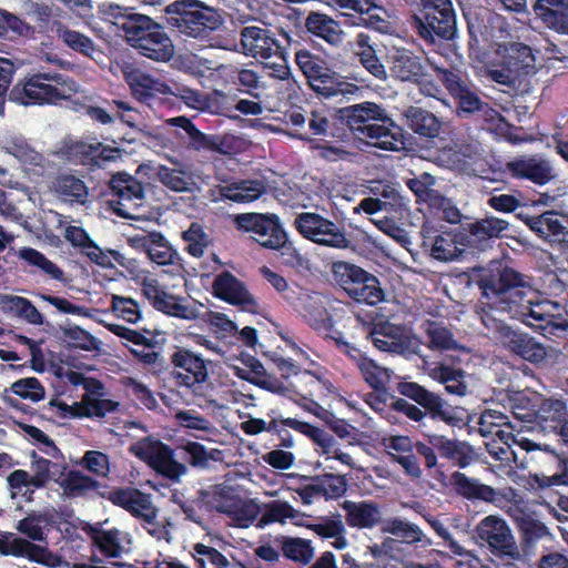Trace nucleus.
Here are the masks:
<instances>
[{"label": "nucleus", "mask_w": 568, "mask_h": 568, "mask_svg": "<svg viewBox=\"0 0 568 568\" xmlns=\"http://www.w3.org/2000/svg\"><path fill=\"white\" fill-rule=\"evenodd\" d=\"M295 58L300 69L307 78L308 84L318 79L320 74H322L326 69L320 59L311 55L307 51H298Z\"/></svg>", "instance_id": "0e129e2a"}, {"label": "nucleus", "mask_w": 568, "mask_h": 568, "mask_svg": "<svg viewBox=\"0 0 568 568\" xmlns=\"http://www.w3.org/2000/svg\"><path fill=\"white\" fill-rule=\"evenodd\" d=\"M306 28L332 44L341 41L342 32L338 23L325 14L311 13L306 19Z\"/></svg>", "instance_id": "37998d69"}, {"label": "nucleus", "mask_w": 568, "mask_h": 568, "mask_svg": "<svg viewBox=\"0 0 568 568\" xmlns=\"http://www.w3.org/2000/svg\"><path fill=\"white\" fill-rule=\"evenodd\" d=\"M436 179L429 173L408 179L406 185L415 194L418 202L427 203L429 206L443 201V194L435 190Z\"/></svg>", "instance_id": "a19ab883"}, {"label": "nucleus", "mask_w": 568, "mask_h": 568, "mask_svg": "<svg viewBox=\"0 0 568 568\" xmlns=\"http://www.w3.org/2000/svg\"><path fill=\"white\" fill-rule=\"evenodd\" d=\"M84 407L81 408L82 417H104L108 413L118 409L119 403L105 398H84Z\"/></svg>", "instance_id": "338daca9"}, {"label": "nucleus", "mask_w": 568, "mask_h": 568, "mask_svg": "<svg viewBox=\"0 0 568 568\" xmlns=\"http://www.w3.org/2000/svg\"><path fill=\"white\" fill-rule=\"evenodd\" d=\"M52 31L65 47L83 57L92 58L97 51L95 44L90 37L70 29L60 21H54Z\"/></svg>", "instance_id": "7c9ffc66"}, {"label": "nucleus", "mask_w": 568, "mask_h": 568, "mask_svg": "<svg viewBox=\"0 0 568 568\" xmlns=\"http://www.w3.org/2000/svg\"><path fill=\"white\" fill-rule=\"evenodd\" d=\"M282 423L311 437L318 446L323 448L325 454L331 452L334 439L324 430L293 418L284 419Z\"/></svg>", "instance_id": "864d4df0"}, {"label": "nucleus", "mask_w": 568, "mask_h": 568, "mask_svg": "<svg viewBox=\"0 0 568 568\" xmlns=\"http://www.w3.org/2000/svg\"><path fill=\"white\" fill-rule=\"evenodd\" d=\"M310 87L313 91L325 98L335 97L337 94H353L358 89L355 84L346 82L342 75L328 68L320 74L318 79L311 82Z\"/></svg>", "instance_id": "72a5a7b5"}, {"label": "nucleus", "mask_w": 568, "mask_h": 568, "mask_svg": "<svg viewBox=\"0 0 568 568\" xmlns=\"http://www.w3.org/2000/svg\"><path fill=\"white\" fill-rule=\"evenodd\" d=\"M216 296L231 304L241 306L244 311L255 312L256 303L245 286L231 273L224 272L213 283Z\"/></svg>", "instance_id": "6ab92c4d"}, {"label": "nucleus", "mask_w": 568, "mask_h": 568, "mask_svg": "<svg viewBox=\"0 0 568 568\" xmlns=\"http://www.w3.org/2000/svg\"><path fill=\"white\" fill-rule=\"evenodd\" d=\"M61 516L54 509L32 511L18 524V532H43L44 529L58 528L62 532Z\"/></svg>", "instance_id": "4c0bfd02"}, {"label": "nucleus", "mask_w": 568, "mask_h": 568, "mask_svg": "<svg viewBox=\"0 0 568 568\" xmlns=\"http://www.w3.org/2000/svg\"><path fill=\"white\" fill-rule=\"evenodd\" d=\"M265 191L264 182L260 180H245L222 186L220 195L234 202H251L265 193Z\"/></svg>", "instance_id": "e433bc0d"}, {"label": "nucleus", "mask_w": 568, "mask_h": 568, "mask_svg": "<svg viewBox=\"0 0 568 568\" xmlns=\"http://www.w3.org/2000/svg\"><path fill=\"white\" fill-rule=\"evenodd\" d=\"M532 10L547 28L558 33L568 34V2L566 0H536Z\"/></svg>", "instance_id": "412c9836"}, {"label": "nucleus", "mask_w": 568, "mask_h": 568, "mask_svg": "<svg viewBox=\"0 0 568 568\" xmlns=\"http://www.w3.org/2000/svg\"><path fill=\"white\" fill-rule=\"evenodd\" d=\"M144 232H148L150 244L144 251L148 253L150 260L159 265H166L171 263L173 253L169 243L164 240L162 234L149 231L144 227Z\"/></svg>", "instance_id": "3c124183"}, {"label": "nucleus", "mask_w": 568, "mask_h": 568, "mask_svg": "<svg viewBox=\"0 0 568 568\" xmlns=\"http://www.w3.org/2000/svg\"><path fill=\"white\" fill-rule=\"evenodd\" d=\"M430 376L445 385L448 393L464 396L467 393V385L465 384V372L463 369H455L450 366L440 364L432 369Z\"/></svg>", "instance_id": "79ce46f5"}, {"label": "nucleus", "mask_w": 568, "mask_h": 568, "mask_svg": "<svg viewBox=\"0 0 568 568\" xmlns=\"http://www.w3.org/2000/svg\"><path fill=\"white\" fill-rule=\"evenodd\" d=\"M506 169L515 178H526L535 183L545 184L552 179V169L545 160L520 159L510 161Z\"/></svg>", "instance_id": "bb28decb"}, {"label": "nucleus", "mask_w": 568, "mask_h": 568, "mask_svg": "<svg viewBox=\"0 0 568 568\" xmlns=\"http://www.w3.org/2000/svg\"><path fill=\"white\" fill-rule=\"evenodd\" d=\"M99 496L122 507L136 518H142V491L136 488H118L111 491L102 489Z\"/></svg>", "instance_id": "f704fd0d"}, {"label": "nucleus", "mask_w": 568, "mask_h": 568, "mask_svg": "<svg viewBox=\"0 0 568 568\" xmlns=\"http://www.w3.org/2000/svg\"><path fill=\"white\" fill-rule=\"evenodd\" d=\"M450 483L455 491L467 499H479L486 503H495L499 493L493 487L468 478L464 473L455 471L450 476Z\"/></svg>", "instance_id": "a878e982"}, {"label": "nucleus", "mask_w": 568, "mask_h": 568, "mask_svg": "<svg viewBox=\"0 0 568 568\" xmlns=\"http://www.w3.org/2000/svg\"><path fill=\"white\" fill-rule=\"evenodd\" d=\"M166 9V21L186 37L204 40L224 23L221 11L200 0H176Z\"/></svg>", "instance_id": "20e7f679"}, {"label": "nucleus", "mask_w": 568, "mask_h": 568, "mask_svg": "<svg viewBox=\"0 0 568 568\" xmlns=\"http://www.w3.org/2000/svg\"><path fill=\"white\" fill-rule=\"evenodd\" d=\"M239 230L252 233V239L261 246L277 250L286 242V234L274 214L243 213L234 217Z\"/></svg>", "instance_id": "1a4fd4ad"}, {"label": "nucleus", "mask_w": 568, "mask_h": 568, "mask_svg": "<svg viewBox=\"0 0 568 568\" xmlns=\"http://www.w3.org/2000/svg\"><path fill=\"white\" fill-rule=\"evenodd\" d=\"M297 231L315 243L345 248L349 246V240L344 232L333 222L315 213L298 214L294 222Z\"/></svg>", "instance_id": "9d476101"}, {"label": "nucleus", "mask_w": 568, "mask_h": 568, "mask_svg": "<svg viewBox=\"0 0 568 568\" xmlns=\"http://www.w3.org/2000/svg\"><path fill=\"white\" fill-rule=\"evenodd\" d=\"M8 485L12 490L22 491L23 487L43 488L50 478L42 475H29L27 470L16 469L8 476Z\"/></svg>", "instance_id": "6e6d98bb"}, {"label": "nucleus", "mask_w": 568, "mask_h": 568, "mask_svg": "<svg viewBox=\"0 0 568 568\" xmlns=\"http://www.w3.org/2000/svg\"><path fill=\"white\" fill-rule=\"evenodd\" d=\"M60 339L67 347L87 352L98 351L101 342L78 325L60 327Z\"/></svg>", "instance_id": "58836bf2"}, {"label": "nucleus", "mask_w": 568, "mask_h": 568, "mask_svg": "<svg viewBox=\"0 0 568 568\" xmlns=\"http://www.w3.org/2000/svg\"><path fill=\"white\" fill-rule=\"evenodd\" d=\"M346 480L341 475L325 474L317 480V491L325 498H337L346 491Z\"/></svg>", "instance_id": "052dcab7"}, {"label": "nucleus", "mask_w": 568, "mask_h": 568, "mask_svg": "<svg viewBox=\"0 0 568 568\" xmlns=\"http://www.w3.org/2000/svg\"><path fill=\"white\" fill-rule=\"evenodd\" d=\"M261 507L250 500L234 505L232 523L239 528H247L254 520L260 517Z\"/></svg>", "instance_id": "e2e57ef3"}, {"label": "nucleus", "mask_w": 568, "mask_h": 568, "mask_svg": "<svg viewBox=\"0 0 568 568\" xmlns=\"http://www.w3.org/2000/svg\"><path fill=\"white\" fill-rule=\"evenodd\" d=\"M97 150V143L78 141L70 145L69 153L82 165L97 166L99 165Z\"/></svg>", "instance_id": "774afa93"}, {"label": "nucleus", "mask_w": 568, "mask_h": 568, "mask_svg": "<svg viewBox=\"0 0 568 568\" xmlns=\"http://www.w3.org/2000/svg\"><path fill=\"white\" fill-rule=\"evenodd\" d=\"M407 126L416 134L425 138H436L442 130V122L438 118L419 106H408L404 111Z\"/></svg>", "instance_id": "c85d7f7f"}, {"label": "nucleus", "mask_w": 568, "mask_h": 568, "mask_svg": "<svg viewBox=\"0 0 568 568\" xmlns=\"http://www.w3.org/2000/svg\"><path fill=\"white\" fill-rule=\"evenodd\" d=\"M515 415L527 420L534 416L544 432L556 434L564 443L568 444L567 408L564 402L551 398L544 399L538 409L534 413L521 415L515 412Z\"/></svg>", "instance_id": "9b49d317"}, {"label": "nucleus", "mask_w": 568, "mask_h": 568, "mask_svg": "<svg viewBox=\"0 0 568 568\" xmlns=\"http://www.w3.org/2000/svg\"><path fill=\"white\" fill-rule=\"evenodd\" d=\"M42 301L54 306L59 312L64 314H72L82 317L92 318L95 310L85 306L75 305L64 297L53 296L49 294H38Z\"/></svg>", "instance_id": "bf43d9fd"}, {"label": "nucleus", "mask_w": 568, "mask_h": 568, "mask_svg": "<svg viewBox=\"0 0 568 568\" xmlns=\"http://www.w3.org/2000/svg\"><path fill=\"white\" fill-rule=\"evenodd\" d=\"M12 393L22 399H29L33 403L40 402L45 396V389L37 377L20 378L11 384L10 388H6L2 399L4 404L23 414H33V408L23 404L16 397L8 395Z\"/></svg>", "instance_id": "a211bd4d"}, {"label": "nucleus", "mask_w": 568, "mask_h": 568, "mask_svg": "<svg viewBox=\"0 0 568 568\" xmlns=\"http://www.w3.org/2000/svg\"><path fill=\"white\" fill-rule=\"evenodd\" d=\"M450 78H455V75L453 73L447 74L446 81L448 82L449 90L457 100L458 114H470L481 110L483 102L480 101L478 95L470 92L468 89L464 88L463 85L452 80Z\"/></svg>", "instance_id": "49530a36"}, {"label": "nucleus", "mask_w": 568, "mask_h": 568, "mask_svg": "<svg viewBox=\"0 0 568 568\" xmlns=\"http://www.w3.org/2000/svg\"><path fill=\"white\" fill-rule=\"evenodd\" d=\"M373 344L381 351L399 355H413L419 352V342L416 337L403 333L399 327L383 324L371 333Z\"/></svg>", "instance_id": "ddd939ff"}, {"label": "nucleus", "mask_w": 568, "mask_h": 568, "mask_svg": "<svg viewBox=\"0 0 568 568\" xmlns=\"http://www.w3.org/2000/svg\"><path fill=\"white\" fill-rule=\"evenodd\" d=\"M358 368L361 369L365 381L373 387L374 389H381L384 387L383 376H389L388 369L376 365L372 359H367L365 357H358Z\"/></svg>", "instance_id": "680f3d73"}, {"label": "nucleus", "mask_w": 568, "mask_h": 568, "mask_svg": "<svg viewBox=\"0 0 568 568\" xmlns=\"http://www.w3.org/2000/svg\"><path fill=\"white\" fill-rule=\"evenodd\" d=\"M18 70V64L12 60L0 57V116L6 112V100L9 98L10 85L14 73Z\"/></svg>", "instance_id": "4d7b16f0"}, {"label": "nucleus", "mask_w": 568, "mask_h": 568, "mask_svg": "<svg viewBox=\"0 0 568 568\" xmlns=\"http://www.w3.org/2000/svg\"><path fill=\"white\" fill-rule=\"evenodd\" d=\"M536 70V57L532 49L521 42H509L503 45L500 64L488 71L489 78L503 85L516 87L523 78Z\"/></svg>", "instance_id": "0eeeda50"}, {"label": "nucleus", "mask_w": 568, "mask_h": 568, "mask_svg": "<svg viewBox=\"0 0 568 568\" xmlns=\"http://www.w3.org/2000/svg\"><path fill=\"white\" fill-rule=\"evenodd\" d=\"M428 442L443 457L454 460L462 468L467 467L474 459V449L465 442L442 435H429Z\"/></svg>", "instance_id": "b1692460"}, {"label": "nucleus", "mask_w": 568, "mask_h": 568, "mask_svg": "<svg viewBox=\"0 0 568 568\" xmlns=\"http://www.w3.org/2000/svg\"><path fill=\"white\" fill-rule=\"evenodd\" d=\"M426 335L428 337V347L432 349L444 351L457 347V343L450 331L438 323H428L426 327Z\"/></svg>", "instance_id": "5fc2aeb1"}, {"label": "nucleus", "mask_w": 568, "mask_h": 568, "mask_svg": "<svg viewBox=\"0 0 568 568\" xmlns=\"http://www.w3.org/2000/svg\"><path fill=\"white\" fill-rule=\"evenodd\" d=\"M390 72L400 81L418 82L424 75V67L410 51L396 50L390 57Z\"/></svg>", "instance_id": "cd10ccee"}, {"label": "nucleus", "mask_w": 568, "mask_h": 568, "mask_svg": "<svg viewBox=\"0 0 568 568\" xmlns=\"http://www.w3.org/2000/svg\"><path fill=\"white\" fill-rule=\"evenodd\" d=\"M174 53L171 39L149 14H144V57L159 62L169 61Z\"/></svg>", "instance_id": "dca6fc26"}, {"label": "nucleus", "mask_w": 568, "mask_h": 568, "mask_svg": "<svg viewBox=\"0 0 568 568\" xmlns=\"http://www.w3.org/2000/svg\"><path fill=\"white\" fill-rule=\"evenodd\" d=\"M78 92L77 82L59 72H37L19 79L9 92V101L19 105L57 104Z\"/></svg>", "instance_id": "7ed1b4c3"}, {"label": "nucleus", "mask_w": 568, "mask_h": 568, "mask_svg": "<svg viewBox=\"0 0 568 568\" xmlns=\"http://www.w3.org/2000/svg\"><path fill=\"white\" fill-rule=\"evenodd\" d=\"M158 176L165 186L176 192L190 191L191 185L194 184L191 174L184 169L170 170L160 165Z\"/></svg>", "instance_id": "603ef678"}, {"label": "nucleus", "mask_w": 568, "mask_h": 568, "mask_svg": "<svg viewBox=\"0 0 568 568\" xmlns=\"http://www.w3.org/2000/svg\"><path fill=\"white\" fill-rule=\"evenodd\" d=\"M109 14L114 19L119 36L136 50L142 49V13L132 12V8L110 4ZM142 53V51H139Z\"/></svg>", "instance_id": "f3484780"}, {"label": "nucleus", "mask_w": 568, "mask_h": 568, "mask_svg": "<svg viewBox=\"0 0 568 568\" xmlns=\"http://www.w3.org/2000/svg\"><path fill=\"white\" fill-rule=\"evenodd\" d=\"M398 392L430 413L433 418H440L449 425H456L459 418L455 416L452 407L437 394L427 390L425 387L413 382L398 384Z\"/></svg>", "instance_id": "f8f14e48"}, {"label": "nucleus", "mask_w": 568, "mask_h": 568, "mask_svg": "<svg viewBox=\"0 0 568 568\" xmlns=\"http://www.w3.org/2000/svg\"><path fill=\"white\" fill-rule=\"evenodd\" d=\"M518 217L540 237H554L555 241L565 243L568 248V229L562 221L557 217L556 212L548 211L537 216L518 214Z\"/></svg>", "instance_id": "5701e85b"}, {"label": "nucleus", "mask_w": 568, "mask_h": 568, "mask_svg": "<svg viewBox=\"0 0 568 568\" xmlns=\"http://www.w3.org/2000/svg\"><path fill=\"white\" fill-rule=\"evenodd\" d=\"M190 148L195 151L209 150L224 153L222 150L223 138L219 135H207L194 128L190 133Z\"/></svg>", "instance_id": "69168bd1"}, {"label": "nucleus", "mask_w": 568, "mask_h": 568, "mask_svg": "<svg viewBox=\"0 0 568 568\" xmlns=\"http://www.w3.org/2000/svg\"><path fill=\"white\" fill-rule=\"evenodd\" d=\"M508 226L509 223L507 221L488 216L470 223L467 230L478 242H487L490 239L498 237Z\"/></svg>", "instance_id": "a18cd8bd"}, {"label": "nucleus", "mask_w": 568, "mask_h": 568, "mask_svg": "<svg viewBox=\"0 0 568 568\" xmlns=\"http://www.w3.org/2000/svg\"><path fill=\"white\" fill-rule=\"evenodd\" d=\"M343 507L346 510V519L353 527L372 528L382 520L381 510L373 503L346 500Z\"/></svg>", "instance_id": "473e14b6"}, {"label": "nucleus", "mask_w": 568, "mask_h": 568, "mask_svg": "<svg viewBox=\"0 0 568 568\" xmlns=\"http://www.w3.org/2000/svg\"><path fill=\"white\" fill-rule=\"evenodd\" d=\"M458 235L453 233H442L436 235L430 242V256L442 262H450L458 258L464 248L459 247Z\"/></svg>", "instance_id": "ea45409f"}, {"label": "nucleus", "mask_w": 568, "mask_h": 568, "mask_svg": "<svg viewBox=\"0 0 568 568\" xmlns=\"http://www.w3.org/2000/svg\"><path fill=\"white\" fill-rule=\"evenodd\" d=\"M260 507V517L256 523L258 528H263L271 523L285 524L287 520L293 521L295 525H302L301 520L304 516L286 501L273 500Z\"/></svg>", "instance_id": "c756f323"}, {"label": "nucleus", "mask_w": 568, "mask_h": 568, "mask_svg": "<svg viewBox=\"0 0 568 568\" xmlns=\"http://www.w3.org/2000/svg\"><path fill=\"white\" fill-rule=\"evenodd\" d=\"M369 34L358 33L355 39L356 55L359 58L362 65L375 78L386 79V70L376 57L375 49L372 45Z\"/></svg>", "instance_id": "c9c22d12"}, {"label": "nucleus", "mask_w": 568, "mask_h": 568, "mask_svg": "<svg viewBox=\"0 0 568 568\" xmlns=\"http://www.w3.org/2000/svg\"><path fill=\"white\" fill-rule=\"evenodd\" d=\"M241 44L246 55L261 60L282 58L281 47L268 29L255 26L245 27L241 31Z\"/></svg>", "instance_id": "4468645a"}, {"label": "nucleus", "mask_w": 568, "mask_h": 568, "mask_svg": "<svg viewBox=\"0 0 568 568\" xmlns=\"http://www.w3.org/2000/svg\"><path fill=\"white\" fill-rule=\"evenodd\" d=\"M144 297H146L153 307L165 314L178 316L184 320H193L197 317L195 310L187 305L181 304L178 298L144 278Z\"/></svg>", "instance_id": "4be33fe9"}, {"label": "nucleus", "mask_w": 568, "mask_h": 568, "mask_svg": "<svg viewBox=\"0 0 568 568\" xmlns=\"http://www.w3.org/2000/svg\"><path fill=\"white\" fill-rule=\"evenodd\" d=\"M144 462L159 474L178 480L186 467L173 459L172 450L164 444L144 438Z\"/></svg>", "instance_id": "2eb2a0df"}, {"label": "nucleus", "mask_w": 568, "mask_h": 568, "mask_svg": "<svg viewBox=\"0 0 568 568\" xmlns=\"http://www.w3.org/2000/svg\"><path fill=\"white\" fill-rule=\"evenodd\" d=\"M174 365L181 371L175 376L185 386L200 385L206 378L204 362L190 352H179L173 355Z\"/></svg>", "instance_id": "393cba45"}, {"label": "nucleus", "mask_w": 568, "mask_h": 568, "mask_svg": "<svg viewBox=\"0 0 568 568\" xmlns=\"http://www.w3.org/2000/svg\"><path fill=\"white\" fill-rule=\"evenodd\" d=\"M409 22L417 34L430 43H435V37L453 40L457 32L456 14L452 1L420 10L419 14L410 17Z\"/></svg>", "instance_id": "6e6552de"}, {"label": "nucleus", "mask_w": 568, "mask_h": 568, "mask_svg": "<svg viewBox=\"0 0 568 568\" xmlns=\"http://www.w3.org/2000/svg\"><path fill=\"white\" fill-rule=\"evenodd\" d=\"M21 257L30 265L37 266L50 278L65 283L64 272L55 263L50 261L43 253L36 248L27 247L21 250Z\"/></svg>", "instance_id": "09e8293b"}, {"label": "nucleus", "mask_w": 568, "mask_h": 568, "mask_svg": "<svg viewBox=\"0 0 568 568\" xmlns=\"http://www.w3.org/2000/svg\"><path fill=\"white\" fill-rule=\"evenodd\" d=\"M341 120L358 141L385 151H397L403 142L389 126H395L385 111L373 102H364L339 110Z\"/></svg>", "instance_id": "f03ea898"}, {"label": "nucleus", "mask_w": 568, "mask_h": 568, "mask_svg": "<svg viewBox=\"0 0 568 568\" xmlns=\"http://www.w3.org/2000/svg\"><path fill=\"white\" fill-rule=\"evenodd\" d=\"M332 274L335 283L356 302L376 305L384 300L378 278L355 264L334 262Z\"/></svg>", "instance_id": "423d86ee"}, {"label": "nucleus", "mask_w": 568, "mask_h": 568, "mask_svg": "<svg viewBox=\"0 0 568 568\" xmlns=\"http://www.w3.org/2000/svg\"><path fill=\"white\" fill-rule=\"evenodd\" d=\"M53 186L58 196L64 202L84 204L88 200L89 189L85 182L73 174H59Z\"/></svg>", "instance_id": "2f4dec72"}, {"label": "nucleus", "mask_w": 568, "mask_h": 568, "mask_svg": "<svg viewBox=\"0 0 568 568\" xmlns=\"http://www.w3.org/2000/svg\"><path fill=\"white\" fill-rule=\"evenodd\" d=\"M483 325L488 335L504 348L530 363H540L547 357V348L527 333L515 331L504 321L495 316L494 311H484Z\"/></svg>", "instance_id": "39448f33"}, {"label": "nucleus", "mask_w": 568, "mask_h": 568, "mask_svg": "<svg viewBox=\"0 0 568 568\" xmlns=\"http://www.w3.org/2000/svg\"><path fill=\"white\" fill-rule=\"evenodd\" d=\"M282 554L285 559L308 565L314 555L311 540L301 537H284L282 540Z\"/></svg>", "instance_id": "c03bdc74"}, {"label": "nucleus", "mask_w": 568, "mask_h": 568, "mask_svg": "<svg viewBox=\"0 0 568 568\" xmlns=\"http://www.w3.org/2000/svg\"><path fill=\"white\" fill-rule=\"evenodd\" d=\"M521 281V275L518 272L497 264L496 270L490 274L484 275L478 284L486 295H488V292L493 294H508V311L511 313V316L540 331L545 336H561L567 333L568 311L566 307L549 300L532 302L525 298L521 291H511Z\"/></svg>", "instance_id": "f257e3e1"}, {"label": "nucleus", "mask_w": 568, "mask_h": 568, "mask_svg": "<svg viewBox=\"0 0 568 568\" xmlns=\"http://www.w3.org/2000/svg\"><path fill=\"white\" fill-rule=\"evenodd\" d=\"M79 465L88 471L101 477H106L110 471L109 456L99 450L85 452Z\"/></svg>", "instance_id": "13d9d810"}, {"label": "nucleus", "mask_w": 568, "mask_h": 568, "mask_svg": "<svg viewBox=\"0 0 568 568\" xmlns=\"http://www.w3.org/2000/svg\"><path fill=\"white\" fill-rule=\"evenodd\" d=\"M54 481L62 489V496L69 499L85 497L91 491L99 496V491L108 489V486L75 469L62 471Z\"/></svg>", "instance_id": "aec40b11"}, {"label": "nucleus", "mask_w": 568, "mask_h": 568, "mask_svg": "<svg viewBox=\"0 0 568 568\" xmlns=\"http://www.w3.org/2000/svg\"><path fill=\"white\" fill-rule=\"evenodd\" d=\"M490 547L493 555L517 560L520 556L514 535H478Z\"/></svg>", "instance_id": "de8ad7c7"}, {"label": "nucleus", "mask_w": 568, "mask_h": 568, "mask_svg": "<svg viewBox=\"0 0 568 568\" xmlns=\"http://www.w3.org/2000/svg\"><path fill=\"white\" fill-rule=\"evenodd\" d=\"M134 200H142V183L138 182V189L133 194H128L119 199H109L108 207L118 216L129 220H140L135 212L139 210Z\"/></svg>", "instance_id": "8fccbe9b"}]
</instances>
